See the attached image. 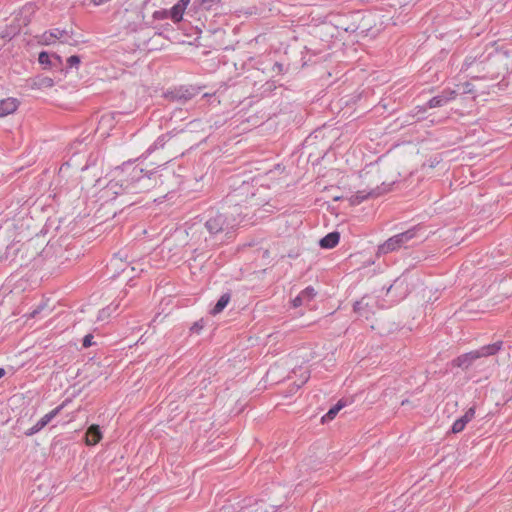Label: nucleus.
Here are the masks:
<instances>
[{"label":"nucleus","instance_id":"c9c22d12","mask_svg":"<svg viewBox=\"0 0 512 512\" xmlns=\"http://www.w3.org/2000/svg\"><path fill=\"white\" fill-rule=\"evenodd\" d=\"M51 60H52L51 66L58 67V66L62 65V58L58 54H55V53L52 54Z\"/></svg>","mask_w":512,"mask_h":512},{"label":"nucleus","instance_id":"412c9836","mask_svg":"<svg viewBox=\"0 0 512 512\" xmlns=\"http://www.w3.org/2000/svg\"><path fill=\"white\" fill-rule=\"evenodd\" d=\"M346 406V402L344 400H339L333 407H331L328 412L322 417V423L333 420L339 411Z\"/></svg>","mask_w":512,"mask_h":512},{"label":"nucleus","instance_id":"4468645a","mask_svg":"<svg viewBox=\"0 0 512 512\" xmlns=\"http://www.w3.org/2000/svg\"><path fill=\"white\" fill-rule=\"evenodd\" d=\"M360 17L359 13L351 14L349 18H351L352 22L348 23V18L342 19L336 24L338 29H342L345 32L354 33L359 29V25L357 24V19Z\"/></svg>","mask_w":512,"mask_h":512},{"label":"nucleus","instance_id":"603ef678","mask_svg":"<svg viewBox=\"0 0 512 512\" xmlns=\"http://www.w3.org/2000/svg\"><path fill=\"white\" fill-rule=\"evenodd\" d=\"M190 230H195V231H197V229H196V224H193V225L190 227Z\"/></svg>","mask_w":512,"mask_h":512},{"label":"nucleus","instance_id":"e433bc0d","mask_svg":"<svg viewBox=\"0 0 512 512\" xmlns=\"http://www.w3.org/2000/svg\"><path fill=\"white\" fill-rule=\"evenodd\" d=\"M217 2H219V0H201V5H203L205 9L209 10Z\"/></svg>","mask_w":512,"mask_h":512},{"label":"nucleus","instance_id":"cd10ccee","mask_svg":"<svg viewBox=\"0 0 512 512\" xmlns=\"http://www.w3.org/2000/svg\"><path fill=\"white\" fill-rule=\"evenodd\" d=\"M415 234H416L415 228L409 229V230L399 234L400 240H402L403 243L406 244L408 241H410L411 239H413L415 237Z\"/></svg>","mask_w":512,"mask_h":512},{"label":"nucleus","instance_id":"393cba45","mask_svg":"<svg viewBox=\"0 0 512 512\" xmlns=\"http://www.w3.org/2000/svg\"><path fill=\"white\" fill-rule=\"evenodd\" d=\"M170 11V17L174 22H179L183 18V13L185 9L180 7L177 3L171 8Z\"/></svg>","mask_w":512,"mask_h":512},{"label":"nucleus","instance_id":"aec40b11","mask_svg":"<svg viewBox=\"0 0 512 512\" xmlns=\"http://www.w3.org/2000/svg\"><path fill=\"white\" fill-rule=\"evenodd\" d=\"M102 438V433L98 425H91L86 432V444L95 445Z\"/></svg>","mask_w":512,"mask_h":512},{"label":"nucleus","instance_id":"c03bdc74","mask_svg":"<svg viewBox=\"0 0 512 512\" xmlns=\"http://www.w3.org/2000/svg\"><path fill=\"white\" fill-rule=\"evenodd\" d=\"M266 507H267V512H276V510H277L276 505H267L266 504Z\"/></svg>","mask_w":512,"mask_h":512},{"label":"nucleus","instance_id":"7ed1b4c3","mask_svg":"<svg viewBox=\"0 0 512 512\" xmlns=\"http://www.w3.org/2000/svg\"><path fill=\"white\" fill-rule=\"evenodd\" d=\"M38 254L39 251L35 242L28 240L24 243L14 242L8 245L2 259L15 266L23 267L27 266Z\"/></svg>","mask_w":512,"mask_h":512},{"label":"nucleus","instance_id":"09e8293b","mask_svg":"<svg viewBox=\"0 0 512 512\" xmlns=\"http://www.w3.org/2000/svg\"><path fill=\"white\" fill-rule=\"evenodd\" d=\"M6 374V371L4 368H0V378H2Z\"/></svg>","mask_w":512,"mask_h":512},{"label":"nucleus","instance_id":"ddd939ff","mask_svg":"<svg viewBox=\"0 0 512 512\" xmlns=\"http://www.w3.org/2000/svg\"><path fill=\"white\" fill-rule=\"evenodd\" d=\"M455 91H444L440 95H437L429 100L428 107L436 108L445 105L448 101L455 98Z\"/></svg>","mask_w":512,"mask_h":512},{"label":"nucleus","instance_id":"f704fd0d","mask_svg":"<svg viewBox=\"0 0 512 512\" xmlns=\"http://www.w3.org/2000/svg\"><path fill=\"white\" fill-rule=\"evenodd\" d=\"M81 62V59L78 55H72L67 59V64L69 67H76Z\"/></svg>","mask_w":512,"mask_h":512},{"label":"nucleus","instance_id":"9d476101","mask_svg":"<svg viewBox=\"0 0 512 512\" xmlns=\"http://www.w3.org/2000/svg\"><path fill=\"white\" fill-rule=\"evenodd\" d=\"M62 406H58L51 412L44 415L34 426L25 432L26 436H32L42 430L61 410Z\"/></svg>","mask_w":512,"mask_h":512},{"label":"nucleus","instance_id":"dca6fc26","mask_svg":"<svg viewBox=\"0 0 512 512\" xmlns=\"http://www.w3.org/2000/svg\"><path fill=\"white\" fill-rule=\"evenodd\" d=\"M316 295L314 288L307 287L305 288L297 297H295L292 301L293 307H299L306 302L311 301Z\"/></svg>","mask_w":512,"mask_h":512},{"label":"nucleus","instance_id":"ea45409f","mask_svg":"<svg viewBox=\"0 0 512 512\" xmlns=\"http://www.w3.org/2000/svg\"><path fill=\"white\" fill-rule=\"evenodd\" d=\"M165 138L166 136L165 135H162L160 136L156 142L154 143V148H157V147H163L164 144H165Z\"/></svg>","mask_w":512,"mask_h":512},{"label":"nucleus","instance_id":"20e7f679","mask_svg":"<svg viewBox=\"0 0 512 512\" xmlns=\"http://www.w3.org/2000/svg\"><path fill=\"white\" fill-rule=\"evenodd\" d=\"M502 344H503L502 341H497L493 344L483 346L480 349L462 354V355L458 356L457 358H455L451 364L454 367H459L463 370H467L468 368H470L473 365V363L476 360H478L482 357H488V356L495 355L501 349Z\"/></svg>","mask_w":512,"mask_h":512},{"label":"nucleus","instance_id":"f3484780","mask_svg":"<svg viewBox=\"0 0 512 512\" xmlns=\"http://www.w3.org/2000/svg\"><path fill=\"white\" fill-rule=\"evenodd\" d=\"M50 31L55 40H57V39L60 40V39L64 38V40H62L61 43H66L71 46H74L77 44V41L72 39V33H73L72 31L69 32L67 30L59 29V28H54Z\"/></svg>","mask_w":512,"mask_h":512},{"label":"nucleus","instance_id":"473e14b6","mask_svg":"<svg viewBox=\"0 0 512 512\" xmlns=\"http://www.w3.org/2000/svg\"><path fill=\"white\" fill-rule=\"evenodd\" d=\"M475 415V408L474 407H471L469 408L466 413L460 417V420H464L465 421V425L471 421V419L474 417Z\"/></svg>","mask_w":512,"mask_h":512},{"label":"nucleus","instance_id":"b1692460","mask_svg":"<svg viewBox=\"0 0 512 512\" xmlns=\"http://www.w3.org/2000/svg\"><path fill=\"white\" fill-rule=\"evenodd\" d=\"M116 115L120 116L121 113H107L102 115L99 121V128L112 126Z\"/></svg>","mask_w":512,"mask_h":512},{"label":"nucleus","instance_id":"9b49d317","mask_svg":"<svg viewBox=\"0 0 512 512\" xmlns=\"http://www.w3.org/2000/svg\"><path fill=\"white\" fill-rule=\"evenodd\" d=\"M403 245V241L400 240V236L397 234L378 247V254H387L402 247Z\"/></svg>","mask_w":512,"mask_h":512},{"label":"nucleus","instance_id":"423d86ee","mask_svg":"<svg viewBox=\"0 0 512 512\" xmlns=\"http://www.w3.org/2000/svg\"><path fill=\"white\" fill-rule=\"evenodd\" d=\"M242 196H246L244 202L248 203L250 206H259L264 200H259L256 196V192L252 191V186L243 182L240 187L235 189L232 194L228 196L230 202H235V205H239V200H241Z\"/></svg>","mask_w":512,"mask_h":512},{"label":"nucleus","instance_id":"3c124183","mask_svg":"<svg viewBox=\"0 0 512 512\" xmlns=\"http://www.w3.org/2000/svg\"><path fill=\"white\" fill-rule=\"evenodd\" d=\"M408 403H409V400H408V399H405V400H403V401L401 402V405H402V406H404V405H406V404H408Z\"/></svg>","mask_w":512,"mask_h":512},{"label":"nucleus","instance_id":"c85d7f7f","mask_svg":"<svg viewBox=\"0 0 512 512\" xmlns=\"http://www.w3.org/2000/svg\"><path fill=\"white\" fill-rule=\"evenodd\" d=\"M243 512H267L266 503L264 501L256 502L253 509H246Z\"/></svg>","mask_w":512,"mask_h":512},{"label":"nucleus","instance_id":"4c0bfd02","mask_svg":"<svg viewBox=\"0 0 512 512\" xmlns=\"http://www.w3.org/2000/svg\"><path fill=\"white\" fill-rule=\"evenodd\" d=\"M92 339H93V335L92 334H88L84 337L83 339V346L85 348H88L92 345Z\"/></svg>","mask_w":512,"mask_h":512},{"label":"nucleus","instance_id":"a211bd4d","mask_svg":"<svg viewBox=\"0 0 512 512\" xmlns=\"http://www.w3.org/2000/svg\"><path fill=\"white\" fill-rule=\"evenodd\" d=\"M339 239H340L339 232L333 231V232L328 233L322 239H320L319 245L321 248L331 249V248H334L338 244Z\"/></svg>","mask_w":512,"mask_h":512},{"label":"nucleus","instance_id":"4be33fe9","mask_svg":"<svg viewBox=\"0 0 512 512\" xmlns=\"http://www.w3.org/2000/svg\"><path fill=\"white\" fill-rule=\"evenodd\" d=\"M54 85L52 78L47 76H37L33 79L32 88L42 89L50 88Z\"/></svg>","mask_w":512,"mask_h":512},{"label":"nucleus","instance_id":"5701e85b","mask_svg":"<svg viewBox=\"0 0 512 512\" xmlns=\"http://www.w3.org/2000/svg\"><path fill=\"white\" fill-rule=\"evenodd\" d=\"M229 301H230V294L229 293L223 294L219 298V300L217 301V303L215 304L213 309L211 310V314L216 315V314H219L220 312H222L224 310V308L228 305Z\"/></svg>","mask_w":512,"mask_h":512},{"label":"nucleus","instance_id":"49530a36","mask_svg":"<svg viewBox=\"0 0 512 512\" xmlns=\"http://www.w3.org/2000/svg\"><path fill=\"white\" fill-rule=\"evenodd\" d=\"M125 255H127V254L124 251H120V252L114 254L113 257L124 258Z\"/></svg>","mask_w":512,"mask_h":512},{"label":"nucleus","instance_id":"864d4df0","mask_svg":"<svg viewBox=\"0 0 512 512\" xmlns=\"http://www.w3.org/2000/svg\"><path fill=\"white\" fill-rule=\"evenodd\" d=\"M199 249L200 247L195 248L194 253H196Z\"/></svg>","mask_w":512,"mask_h":512},{"label":"nucleus","instance_id":"58836bf2","mask_svg":"<svg viewBox=\"0 0 512 512\" xmlns=\"http://www.w3.org/2000/svg\"><path fill=\"white\" fill-rule=\"evenodd\" d=\"M272 71L277 72V73H282L284 71L283 64H281L279 62L274 63V65L272 67Z\"/></svg>","mask_w":512,"mask_h":512},{"label":"nucleus","instance_id":"6e6552de","mask_svg":"<svg viewBox=\"0 0 512 512\" xmlns=\"http://www.w3.org/2000/svg\"><path fill=\"white\" fill-rule=\"evenodd\" d=\"M195 95L196 92L194 89L180 87L166 93L165 98L171 102L182 105L191 100Z\"/></svg>","mask_w":512,"mask_h":512},{"label":"nucleus","instance_id":"c756f323","mask_svg":"<svg viewBox=\"0 0 512 512\" xmlns=\"http://www.w3.org/2000/svg\"><path fill=\"white\" fill-rule=\"evenodd\" d=\"M465 426H466V425H465V421H464V420H460V418H459V419H457V420L453 423L451 431H452L453 433H455V434H456V433H459V432H461V431H463V430H464Z\"/></svg>","mask_w":512,"mask_h":512},{"label":"nucleus","instance_id":"a18cd8bd","mask_svg":"<svg viewBox=\"0 0 512 512\" xmlns=\"http://www.w3.org/2000/svg\"><path fill=\"white\" fill-rule=\"evenodd\" d=\"M19 216V219H24V215H26V210L25 209H22L21 211H19V213L17 214Z\"/></svg>","mask_w":512,"mask_h":512},{"label":"nucleus","instance_id":"37998d69","mask_svg":"<svg viewBox=\"0 0 512 512\" xmlns=\"http://www.w3.org/2000/svg\"><path fill=\"white\" fill-rule=\"evenodd\" d=\"M412 118H414L413 115H407L406 119L402 122V125H404V124H411L412 123V121H411Z\"/></svg>","mask_w":512,"mask_h":512},{"label":"nucleus","instance_id":"8fccbe9b","mask_svg":"<svg viewBox=\"0 0 512 512\" xmlns=\"http://www.w3.org/2000/svg\"><path fill=\"white\" fill-rule=\"evenodd\" d=\"M139 342H140V343H142V344L145 342L144 335H142V336L140 337V339L138 340V343H139Z\"/></svg>","mask_w":512,"mask_h":512},{"label":"nucleus","instance_id":"6ab92c4d","mask_svg":"<svg viewBox=\"0 0 512 512\" xmlns=\"http://www.w3.org/2000/svg\"><path fill=\"white\" fill-rule=\"evenodd\" d=\"M18 102L14 98H8L0 101V117L9 115L16 111Z\"/></svg>","mask_w":512,"mask_h":512},{"label":"nucleus","instance_id":"79ce46f5","mask_svg":"<svg viewBox=\"0 0 512 512\" xmlns=\"http://www.w3.org/2000/svg\"><path fill=\"white\" fill-rule=\"evenodd\" d=\"M190 0H179L177 4L182 7L183 9H186L187 5L189 4Z\"/></svg>","mask_w":512,"mask_h":512},{"label":"nucleus","instance_id":"0eeeda50","mask_svg":"<svg viewBox=\"0 0 512 512\" xmlns=\"http://www.w3.org/2000/svg\"><path fill=\"white\" fill-rule=\"evenodd\" d=\"M375 306V299L372 297L364 296L359 301L354 303L353 309L354 312L357 313L360 317H363L366 320H370L372 316L376 315V312L374 311Z\"/></svg>","mask_w":512,"mask_h":512},{"label":"nucleus","instance_id":"de8ad7c7","mask_svg":"<svg viewBox=\"0 0 512 512\" xmlns=\"http://www.w3.org/2000/svg\"><path fill=\"white\" fill-rule=\"evenodd\" d=\"M15 221H16V218H15V217L12 219V222H11V223H10V222H9V220L7 219V220H6V222H5V224H6L8 227H10V226H15V224H14V222H15Z\"/></svg>","mask_w":512,"mask_h":512},{"label":"nucleus","instance_id":"2f4dec72","mask_svg":"<svg viewBox=\"0 0 512 512\" xmlns=\"http://www.w3.org/2000/svg\"><path fill=\"white\" fill-rule=\"evenodd\" d=\"M168 17H170V11L165 10V9L159 10V11H155L153 13V18L157 19V20L166 19Z\"/></svg>","mask_w":512,"mask_h":512},{"label":"nucleus","instance_id":"7c9ffc66","mask_svg":"<svg viewBox=\"0 0 512 512\" xmlns=\"http://www.w3.org/2000/svg\"><path fill=\"white\" fill-rule=\"evenodd\" d=\"M43 44L45 45H50L52 43H54L56 40L54 39V37L52 36V33L51 31H48V32H44L41 36V40H40Z\"/></svg>","mask_w":512,"mask_h":512},{"label":"nucleus","instance_id":"f257e3e1","mask_svg":"<svg viewBox=\"0 0 512 512\" xmlns=\"http://www.w3.org/2000/svg\"><path fill=\"white\" fill-rule=\"evenodd\" d=\"M170 182H177V178L175 173L167 167L145 173L143 169L135 166L129 176L124 178L125 199L122 200V204L131 206L140 202L141 194L157 186H166L164 190H169L173 186Z\"/></svg>","mask_w":512,"mask_h":512},{"label":"nucleus","instance_id":"a19ab883","mask_svg":"<svg viewBox=\"0 0 512 512\" xmlns=\"http://www.w3.org/2000/svg\"><path fill=\"white\" fill-rule=\"evenodd\" d=\"M475 306V302L474 301H471V302H467L465 304V309L468 311V312H471L473 310Z\"/></svg>","mask_w":512,"mask_h":512},{"label":"nucleus","instance_id":"bb28decb","mask_svg":"<svg viewBox=\"0 0 512 512\" xmlns=\"http://www.w3.org/2000/svg\"><path fill=\"white\" fill-rule=\"evenodd\" d=\"M51 58H52V55H50L49 53H47L45 51H42L39 54L38 61L41 65H43L46 68L47 66H51V64H52Z\"/></svg>","mask_w":512,"mask_h":512},{"label":"nucleus","instance_id":"72a5a7b5","mask_svg":"<svg viewBox=\"0 0 512 512\" xmlns=\"http://www.w3.org/2000/svg\"><path fill=\"white\" fill-rule=\"evenodd\" d=\"M204 327V321L203 319H200L196 321L190 328V331L192 333H199Z\"/></svg>","mask_w":512,"mask_h":512},{"label":"nucleus","instance_id":"f03ea898","mask_svg":"<svg viewBox=\"0 0 512 512\" xmlns=\"http://www.w3.org/2000/svg\"><path fill=\"white\" fill-rule=\"evenodd\" d=\"M237 225L235 218H229L226 214L220 212H210L204 222V228L209 233L210 238H204V246L202 248H210L216 245V242L210 243L212 240H223V237L229 235Z\"/></svg>","mask_w":512,"mask_h":512},{"label":"nucleus","instance_id":"f8f14e48","mask_svg":"<svg viewBox=\"0 0 512 512\" xmlns=\"http://www.w3.org/2000/svg\"><path fill=\"white\" fill-rule=\"evenodd\" d=\"M127 259V255H125L124 258L112 257L107 266V268L112 272V277H115L121 272H125L127 267Z\"/></svg>","mask_w":512,"mask_h":512},{"label":"nucleus","instance_id":"a878e982","mask_svg":"<svg viewBox=\"0 0 512 512\" xmlns=\"http://www.w3.org/2000/svg\"><path fill=\"white\" fill-rule=\"evenodd\" d=\"M119 307V304L115 305V306H107L106 308H103L102 310L99 311V314H98V320L100 321H104L106 319H108L111 315L112 312H115Z\"/></svg>","mask_w":512,"mask_h":512},{"label":"nucleus","instance_id":"5fc2aeb1","mask_svg":"<svg viewBox=\"0 0 512 512\" xmlns=\"http://www.w3.org/2000/svg\"><path fill=\"white\" fill-rule=\"evenodd\" d=\"M136 268L134 266L131 267V271H135Z\"/></svg>","mask_w":512,"mask_h":512},{"label":"nucleus","instance_id":"2eb2a0df","mask_svg":"<svg viewBox=\"0 0 512 512\" xmlns=\"http://www.w3.org/2000/svg\"><path fill=\"white\" fill-rule=\"evenodd\" d=\"M106 192L115 196H120L121 201L125 199L124 179L111 180L106 186Z\"/></svg>","mask_w":512,"mask_h":512},{"label":"nucleus","instance_id":"1a4fd4ad","mask_svg":"<svg viewBox=\"0 0 512 512\" xmlns=\"http://www.w3.org/2000/svg\"><path fill=\"white\" fill-rule=\"evenodd\" d=\"M388 189H389L388 186H386L385 183L383 182L381 184V186H376L375 188H371L369 191H366V190L357 191L356 194L351 197V203L353 205H358L368 198L380 196L381 194L388 191Z\"/></svg>","mask_w":512,"mask_h":512},{"label":"nucleus","instance_id":"39448f33","mask_svg":"<svg viewBox=\"0 0 512 512\" xmlns=\"http://www.w3.org/2000/svg\"><path fill=\"white\" fill-rule=\"evenodd\" d=\"M372 330L377 331L380 335H386L394 332L398 325L393 320V315L387 311H379L374 321L370 325Z\"/></svg>","mask_w":512,"mask_h":512}]
</instances>
